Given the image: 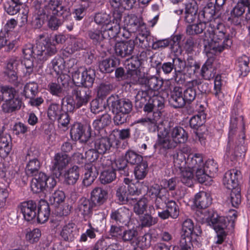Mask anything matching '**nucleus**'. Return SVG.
I'll return each instance as SVG.
<instances>
[{
  "label": "nucleus",
  "instance_id": "obj_1",
  "mask_svg": "<svg viewBox=\"0 0 250 250\" xmlns=\"http://www.w3.org/2000/svg\"><path fill=\"white\" fill-rule=\"evenodd\" d=\"M31 153L32 152H30L27 155L26 159L28 158L29 160L25 169V173L28 177H34L31 181V189L34 193L50 192L56 186V181L54 177L39 172L41 162L37 158L33 157Z\"/></svg>",
  "mask_w": 250,
  "mask_h": 250
},
{
  "label": "nucleus",
  "instance_id": "obj_2",
  "mask_svg": "<svg viewBox=\"0 0 250 250\" xmlns=\"http://www.w3.org/2000/svg\"><path fill=\"white\" fill-rule=\"evenodd\" d=\"M205 34L210 39L207 49L212 54L220 53L232 44L230 36L227 32L224 24L221 22H210Z\"/></svg>",
  "mask_w": 250,
  "mask_h": 250
},
{
  "label": "nucleus",
  "instance_id": "obj_3",
  "mask_svg": "<svg viewBox=\"0 0 250 250\" xmlns=\"http://www.w3.org/2000/svg\"><path fill=\"white\" fill-rule=\"evenodd\" d=\"M57 52L55 45L52 43L47 35L42 34L38 37L36 46L34 48L32 44H26L22 49L24 58L34 54V57L41 63H43Z\"/></svg>",
  "mask_w": 250,
  "mask_h": 250
},
{
  "label": "nucleus",
  "instance_id": "obj_4",
  "mask_svg": "<svg viewBox=\"0 0 250 250\" xmlns=\"http://www.w3.org/2000/svg\"><path fill=\"white\" fill-rule=\"evenodd\" d=\"M237 217V211L235 210H230L226 217L219 216L216 212L209 214L207 220L209 224L213 226L216 232V244H222L226 239L227 233L233 230Z\"/></svg>",
  "mask_w": 250,
  "mask_h": 250
},
{
  "label": "nucleus",
  "instance_id": "obj_5",
  "mask_svg": "<svg viewBox=\"0 0 250 250\" xmlns=\"http://www.w3.org/2000/svg\"><path fill=\"white\" fill-rule=\"evenodd\" d=\"M110 109L115 114L113 121L115 125H121L126 122L128 114L132 111V102L127 99L120 98L118 95H111L106 100Z\"/></svg>",
  "mask_w": 250,
  "mask_h": 250
},
{
  "label": "nucleus",
  "instance_id": "obj_6",
  "mask_svg": "<svg viewBox=\"0 0 250 250\" xmlns=\"http://www.w3.org/2000/svg\"><path fill=\"white\" fill-rule=\"evenodd\" d=\"M62 2V0H49L44 5L35 4L34 11H43L47 14L56 13L57 16L62 17L65 20H68L71 15L70 10L63 6Z\"/></svg>",
  "mask_w": 250,
  "mask_h": 250
},
{
  "label": "nucleus",
  "instance_id": "obj_7",
  "mask_svg": "<svg viewBox=\"0 0 250 250\" xmlns=\"http://www.w3.org/2000/svg\"><path fill=\"white\" fill-rule=\"evenodd\" d=\"M56 13H50L47 14L46 12L34 11V19L33 20L32 24L35 28L39 29L42 27L43 24L47 22L48 27L53 30H57L62 25L61 20L56 17Z\"/></svg>",
  "mask_w": 250,
  "mask_h": 250
},
{
  "label": "nucleus",
  "instance_id": "obj_8",
  "mask_svg": "<svg viewBox=\"0 0 250 250\" xmlns=\"http://www.w3.org/2000/svg\"><path fill=\"white\" fill-rule=\"evenodd\" d=\"M161 208H154V209H151L149 207V212L150 213H153L156 211L158 216L163 220H166L171 217L173 219L177 218L179 215V208L175 201L169 199V196H167V200L164 202V206Z\"/></svg>",
  "mask_w": 250,
  "mask_h": 250
},
{
  "label": "nucleus",
  "instance_id": "obj_9",
  "mask_svg": "<svg viewBox=\"0 0 250 250\" xmlns=\"http://www.w3.org/2000/svg\"><path fill=\"white\" fill-rule=\"evenodd\" d=\"M95 76V70L91 68L85 69L82 72L77 70L72 74V81L75 85L89 89L92 87Z\"/></svg>",
  "mask_w": 250,
  "mask_h": 250
},
{
  "label": "nucleus",
  "instance_id": "obj_10",
  "mask_svg": "<svg viewBox=\"0 0 250 250\" xmlns=\"http://www.w3.org/2000/svg\"><path fill=\"white\" fill-rule=\"evenodd\" d=\"M70 135L73 140H79L81 143H85L92 137L91 126L89 125L76 123L71 128Z\"/></svg>",
  "mask_w": 250,
  "mask_h": 250
},
{
  "label": "nucleus",
  "instance_id": "obj_11",
  "mask_svg": "<svg viewBox=\"0 0 250 250\" xmlns=\"http://www.w3.org/2000/svg\"><path fill=\"white\" fill-rule=\"evenodd\" d=\"M150 196L155 198L153 205L150 207L151 209L154 208H161L164 206V202L167 200V196H169V193L167 189H164L158 184H155L150 187L149 191Z\"/></svg>",
  "mask_w": 250,
  "mask_h": 250
},
{
  "label": "nucleus",
  "instance_id": "obj_12",
  "mask_svg": "<svg viewBox=\"0 0 250 250\" xmlns=\"http://www.w3.org/2000/svg\"><path fill=\"white\" fill-rule=\"evenodd\" d=\"M169 131L164 128V131L159 130L158 139L154 145L155 149H158L162 153H166L167 150L175 148L177 143L172 138H170L167 135Z\"/></svg>",
  "mask_w": 250,
  "mask_h": 250
},
{
  "label": "nucleus",
  "instance_id": "obj_13",
  "mask_svg": "<svg viewBox=\"0 0 250 250\" xmlns=\"http://www.w3.org/2000/svg\"><path fill=\"white\" fill-rule=\"evenodd\" d=\"M109 217L110 222L117 225H127L131 219L130 210L124 207L111 209Z\"/></svg>",
  "mask_w": 250,
  "mask_h": 250
},
{
  "label": "nucleus",
  "instance_id": "obj_14",
  "mask_svg": "<svg viewBox=\"0 0 250 250\" xmlns=\"http://www.w3.org/2000/svg\"><path fill=\"white\" fill-rule=\"evenodd\" d=\"M202 233V231L200 226L194 225L193 222L190 219H187L183 222L181 236L191 237L195 241L199 242L200 241Z\"/></svg>",
  "mask_w": 250,
  "mask_h": 250
},
{
  "label": "nucleus",
  "instance_id": "obj_15",
  "mask_svg": "<svg viewBox=\"0 0 250 250\" xmlns=\"http://www.w3.org/2000/svg\"><path fill=\"white\" fill-rule=\"evenodd\" d=\"M38 203L32 200L21 203L18 206L25 220L30 222L35 219L37 216Z\"/></svg>",
  "mask_w": 250,
  "mask_h": 250
},
{
  "label": "nucleus",
  "instance_id": "obj_16",
  "mask_svg": "<svg viewBox=\"0 0 250 250\" xmlns=\"http://www.w3.org/2000/svg\"><path fill=\"white\" fill-rule=\"evenodd\" d=\"M70 161V158L66 154L56 153L52 161L51 169L57 178H59L62 171L66 167Z\"/></svg>",
  "mask_w": 250,
  "mask_h": 250
},
{
  "label": "nucleus",
  "instance_id": "obj_17",
  "mask_svg": "<svg viewBox=\"0 0 250 250\" xmlns=\"http://www.w3.org/2000/svg\"><path fill=\"white\" fill-rule=\"evenodd\" d=\"M165 100L162 96L155 94V93L152 94L150 99L146 106L144 107V111L146 113L155 114L156 112H159L161 114V110L165 107Z\"/></svg>",
  "mask_w": 250,
  "mask_h": 250
},
{
  "label": "nucleus",
  "instance_id": "obj_18",
  "mask_svg": "<svg viewBox=\"0 0 250 250\" xmlns=\"http://www.w3.org/2000/svg\"><path fill=\"white\" fill-rule=\"evenodd\" d=\"M72 95L75 97L78 106L85 105L91 98V91L83 86H76L72 88Z\"/></svg>",
  "mask_w": 250,
  "mask_h": 250
},
{
  "label": "nucleus",
  "instance_id": "obj_19",
  "mask_svg": "<svg viewBox=\"0 0 250 250\" xmlns=\"http://www.w3.org/2000/svg\"><path fill=\"white\" fill-rule=\"evenodd\" d=\"M137 83L147 87V90L152 94L159 90L164 83L161 79L155 76L138 78Z\"/></svg>",
  "mask_w": 250,
  "mask_h": 250
},
{
  "label": "nucleus",
  "instance_id": "obj_20",
  "mask_svg": "<svg viewBox=\"0 0 250 250\" xmlns=\"http://www.w3.org/2000/svg\"><path fill=\"white\" fill-rule=\"evenodd\" d=\"M95 207L90 199L82 197L77 202L75 212L86 220L92 214L93 208Z\"/></svg>",
  "mask_w": 250,
  "mask_h": 250
},
{
  "label": "nucleus",
  "instance_id": "obj_21",
  "mask_svg": "<svg viewBox=\"0 0 250 250\" xmlns=\"http://www.w3.org/2000/svg\"><path fill=\"white\" fill-rule=\"evenodd\" d=\"M241 178V172L236 169H230L226 172L223 178V183L229 189L240 188L239 180Z\"/></svg>",
  "mask_w": 250,
  "mask_h": 250
},
{
  "label": "nucleus",
  "instance_id": "obj_22",
  "mask_svg": "<svg viewBox=\"0 0 250 250\" xmlns=\"http://www.w3.org/2000/svg\"><path fill=\"white\" fill-rule=\"evenodd\" d=\"M216 8L214 4L208 1L203 9L199 11L198 19L199 21H204L208 25L210 22H215Z\"/></svg>",
  "mask_w": 250,
  "mask_h": 250
},
{
  "label": "nucleus",
  "instance_id": "obj_23",
  "mask_svg": "<svg viewBox=\"0 0 250 250\" xmlns=\"http://www.w3.org/2000/svg\"><path fill=\"white\" fill-rule=\"evenodd\" d=\"M111 136L112 135H110L109 137L98 136H96L92 140V143L93 144L94 147L100 154H104L109 152L113 146Z\"/></svg>",
  "mask_w": 250,
  "mask_h": 250
},
{
  "label": "nucleus",
  "instance_id": "obj_24",
  "mask_svg": "<svg viewBox=\"0 0 250 250\" xmlns=\"http://www.w3.org/2000/svg\"><path fill=\"white\" fill-rule=\"evenodd\" d=\"M135 42L130 40L117 42L114 46V50L117 56L125 58L132 55L135 47Z\"/></svg>",
  "mask_w": 250,
  "mask_h": 250
},
{
  "label": "nucleus",
  "instance_id": "obj_25",
  "mask_svg": "<svg viewBox=\"0 0 250 250\" xmlns=\"http://www.w3.org/2000/svg\"><path fill=\"white\" fill-rule=\"evenodd\" d=\"M169 105L175 109L181 108L186 105L183 96V89L180 86H175L171 90L168 98Z\"/></svg>",
  "mask_w": 250,
  "mask_h": 250
},
{
  "label": "nucleus",
  "instance_id": "obj_26",
  "mask_svg": "<svg viewBox=\"0 0 250 250\" xmlns=\"http://www.w3.org/2000/svg\"><path fill=\"white\" fill-rule=\"evenodd\" d=\"M124 25L128 30L134 33L139 31V28L145 27V23L142 18L135 14L128 15L124 17Z\"/></svg>",
  "mask_w": 250,
  "mask_h": 250
},
{
  "label": "nucleus",
  "instance_id": "obj_27",
  "mask_svg": "<svg viewBox=\"0 0 250 250\" xmlns=\"http://www.w3.org/2000/svg\"><path fill=\"white\" fill-rule=\"evenodd\" d=\"M201 83L199 80H193L188 82L186 84V89L183 91V96L186 103L190 104L195 99L196 92L195 87Z\"/></svg>",
  "mask_w": 250,
  "mask_h": 250
},
{
  "label": "nucleus",
  "instance_id": "obj_28",
  "mask_svg": "<svg viewBox=\"0 0 250 250\" xmlns=\"http://www.w3.org/2000/svg\"><path fill=\"white\" fill-rule=\"evenodd\" d=\"M38 213L37 220L39 223L43 224L46 222L50 216V209L48 203L44 200H41L38 202Z\"/></svg>",
  "mask_w": 250,
  "mask_h": 250
},
{
  "label": "nucleus",
  "instance_id": "obj_29",
  "mask_svg": "<svg viewBox=\"0 0 250 250\" xmlns=\"http://www.w3.org/2000/svg\"><path fill=\"white\" fill-rule=\"evenodd\" d=\"M107 198V191L100 187L94 188L91 192L90 200L95 207L103 205Z\"/></svg>",
  "mask_w": 250,
  "mask_h": 250
},
{
  "label": "nucleus",
  "instance_id": "obj_30",
  "mask_svg": "<svg viewBox=\"0 0 250 250\" xmlns=\"http://www.w3.org/2000/svg\"><path fill=\"white\" fill-rule=\"evenodd\" d=\"M65 83L62 82V77H60L57 81L50 83L47 85V88L52 95L62 98L65 95Z\"/></svg>",
  "mask_w": 250,
  "mask_h": 250
},
{
  "label": "nucleus",
  "instance_id": "obj_31",
  "mask_svg": "<svg viewBox=\"0 0 250 250\" xmlns=\"http://www.w3.org/2000/svg\"><path fill=\"white\" fill-rule=\"evenodd\" d=\"M161 113L156 112L155 114H153L152 117H146L141 118L137 121V123H140L146 126L149 131L151 132H155L158 129L157 121L160 119Z\"/></svg>",
  "mask_w": 250,
  "mask_h": 250
},
{
  "label": "nucleus",
  "instance_id": "obj_32",
  "mask_svg": "<svg viewBox=\"0 0 250 250\" xmlns=\"http://www.w3.org/2000/svg\"><path fill=\"white\" fill-rule=\"evenodd\" d=\"M120 63L119 60L116 58H109L100 61L99 67L103 73H111L113 71Z\"/></svg>",
  "mask_w": 250,
  "mask_h": 250
},
{
  "label": "nucleus",
  "instance_id": "obj_33",
  "mask_svg": "<svg viewBox=\"0 0 250 250\" xmlns=\"http://www.w3.org/2000/svg\"><path fill=\"white\" fill-rule=\"evenodd\" d=\"M12 144L10 135L0 134V156L4 158L12 150Z\"/></svg>",
  "mask_w": 250,
  "mask_h": 250
},
{
  "label": "nucleus",
  "instance_id": "obj_34",
  "mask_svg": "<svg viewBox=\"0 0 250 250\" xmlns=\"http://www.w3.org/2000/svg\"><path fill=\"white\" fill-rule=\"evenodd\" d=\"M77 228L74 223H68L64 225L61 232V236L64 240L72 241L77 234Z\"/></svg>",
  "mask_w": 250,
  "mask_h": 250
},
{
  "label": "nucleus",
  "instance_id": "obj_35",
  "mask_svg": "<svg viewBox=\"0 0 250 250\" xmlns=\"http://www.w3.org/2000/svg\"><path fill=\"white\" fill-rule=\"evenodd\" d=\"M245 126L243 125V129L238 134L237 132V128H231L229 127V144L230 142H233L235 141L236 145L238 147L240 146V147L244 146L243 144L244 143V140L245 138V133L244 131Z\"/></svg>",
  "mask_w": 250,
  "mask_h": 250
},
{
  "label": "nucleus",
  "instance_id": "obj_36",
  "mask_svg": "<svg viewBox=\"0 0 250 250\" xmlns=\"http://www.w3.org/2000/svg\"><path fill=\"white\" fill-rule=\"evenodd\" d=\"M169 133L170 134L172 139L177 143H184L188 138V133L182 127L176 126L171 128Z\"/></svg>",
  "mask_w": 250,
  "mask_h": 250
},
{
  "label": "nucleus",
  "instance_id": "obj_37",
  "mask_svg": "<svg viewBox=\"0 0 250 250\" xmlns=\"http://www.w3.org/2000/svg\"><path fill=\"white\" fill-rule=\"evenodd\" d=\"M152 95V93L150 92V90L147 89L138 91L135 96L136 106L141 108L146 106Z\"/></svg>",
  "mask_w": 250,
  "mask_h": 250
},
{
  "label": "nucleus",
  "instance_id": "obj_38",
  "mask_svg": "<svg viewBox=\"0 0 250 250\" xmlns=\"http://www.w3.org/2000/svg\"><path fill=\"white\" fill-rule=\"evenodd\" d=\"M87 36L95 46L101 45L102 46L101 43L106 38L104 31L98 28H93L88 30Z\"/></svg>",
  "mask_w": 250,
  "mask_h": 250
},
{
  "label": "nucleus",
  "instance_id": "obj_39",
  "mask_svg": "<svg viewBox=\"0 0 250 250\" xmlns=\"http://www.w3.org/2000/svg\"><path fill=\"white\" fill-rule=\"evenodd\" d=\"M194 203L198 208H206L210 205L211 199L206 192L200 191L195 195Z\"/></svg>",
  "mask_w": 250,
  "mask_h": 250
},
{
  "label": "nucleus",
  "instance_id": "obj_40",
  "mask_svg": "<svg viewBox=\"0 0 250 250\" xmlns=\"http://www.w3.org/2000/svg\"><path fill=\"white\" fill-rule=\"evenodd\" d=\"M188 168L194 170L203 167L204 162L202 156L199 154H189L187 159Z\"/></svg>",
  "mask_w": 250,
  "mask_h": 250
},
{
  "label": "nucleus",
  "instance_id": "obj_41",
  "mask_svg": "<svg viewBox=\"0 0 250 250\" xmlns=\"http://www.w3.org/2000/svg\"><path fill=\"white\" fill-rule=\"evenodd\" d=\"M79 177V168L76 166L69 168L64 174L65 181L68 185L75 184Z\"/></svg>",
  "mask_w": 250,
  "mask_h": 250
},
{
  "label": "nucleus",
  "instance_id": "obj_42",
  "mask_svg": "<svg viewBox=\"0 0 250 250\" xmlns=\"http://www.w3.org/2000/svg\"><path fill=\"white\" fill-rule=\"evenodd\" d=\"M114 90L113 85L108 82H101L96 88L97 96L103 99Z\"/></svg>",
  "mask_w": 250,
  "mask_h": 250
},
{
  "label": "nucleus",
  "instance_id": "obj_43",
  "mask_svg": "<svg viewBox=\"0 0 250 250\" xmlns=\"http://www.w3.org/2000/svg\"><path fill=\"white\" fill-rule=\"evenodd\" d=\"M63 110V107L57 103H51L47 109V115L48 119L53 121H56L59 116Z\"/></svg>",
  "mask_w": 250,
  "mask_h": 250
},
{
  "label": "nucleus",
  "instance_id": "obj_44",
  "mask_svg": "<svg viewBox=\"0 0 250 250\" xmlns=\"http://www.w3.org/2000/svg\"><path fill=\"white\" fill-rule=\"evenodd\" d=\"M240 112L241 104L239 101L236 99L233 106L232 115L230 118L229 127L237 128L238 119L242 118V120H243V117L240 115Z\"/></svg>",
  "mask_w": 250,
  "mask_h": 250
},
{
  "label": "nucleus",
  "instance_id": "obj_45",
  "mask_svg": "<svg viewBox=\"0 0 250 250\" xmlns=\"http://www.w3.org/2000/svg\"><path fill=\"white\" fill-rule=\"evenodd\" d=\"M129 196L125 185L120 186L116 191V197L118 202L120 204H126L130 199H133L131 198Z\"/></svg>",
  "mask_w": 250,
  "mask_h": 250
},
{
  "label": "nucleus",
  "instance_id": "obj_46",
  "mask_svg": "<svg viewBox=\"0 0 250 250\" xmlns=\"http://www.w3.org/2000/svg\"><path fill=\"white\" fill-rule=\"evenodd\" d=\"M214 62V58L210 57L208 59L203 65L201 70V75L205 79L208 80L213 76L212 75V72L213 70L212 65Z\"/></svg>",
  "mask_w": 250,
  "mask_h": 250
},
{
  "label": "nucleus",
  "instance_id": "obj_47",
  "mask_svg": "<svg viewBox=\"0 0 250 250\" xmlns=\"http://www.w3.org/2000/svg\"><path fill=\"white\" fill-rule=\"evenodd\" d=\"M124 157L128 164L131 165H136L144 161L142 155L130 149L125 152Z\"/></svg>",
  "mask_w": 250,
  "mask_h": 250
},
{
  "label": "nucleus",
  "instance_id": "obj_48",
  "mask_svg": "<svg viewBox=\"0 0 250 250\" xmlns=\"http://www.w3.org/2000/svg\"><path fill=\"white\" fill-rule=\"evenodd\" d=\"M38 93V85L35 82L27 83L24 86L22 94L26 98H34Z\"/></svg>",
  "mask_w": 250,
  "mask_h": 250
},
{
  "label": "nucleus",
  "instance_id": "obj_49",
  "mask_svg": "<svg viewBox=\"0 0 250 250\" xmlns=\"http://www.w3.org/2000/svg\"><path fill=\"white\" fill-rule=\"evenodd\" d=\"M61 105L62 107L64 105L66 111L70 113H73L76 109L81 107L77 106L76 101L71 96L63 97L61 101Z\"/></svg>",
  "mask_w": 250,
  "mask_h": 250
},
{
  "label": "nucleus",
  "instance_id": "obj_50",
  "mask_svg": "<svg viewBox=\"0 0 250 250\" xmlns=\"http://www.w3.org/2000/svg\"><path fill=\"white\" fill-rule=\"evenodd\" d=\"M148 172V164L146 161H143L136 165L134 169V175L137 179H143Z\"/></svg>",
  "mask_w": 250,
  "mask_h": 250
},
{
  "label": "nucleus",
  "instance_id": "obj_51",
  "mask_svg": "<svg viewBox=\"0 0 250 250\" xmlns=\"http://www.w3.org/2000/svg\"><path fill=\"white\" fill-rule=\"evenodd\" d=\"M181 172V181L186 186L191 187L193 185V171L187 168Z\"/></svg>",
  "mask_w": 250,
  "mask_h": 250
},
{
  "label": "nucleus",
  "instance_id": "obj_52",
  "mask_svg": "<svg viewBox=\"0 0 250 250\" xmlns=\"http://www.w3.org/2000/svg\"><path fill=\"white\" fill-rule=\"evenodd\" d=\"M85 172L83 183L84 186L87 187L93 182L96 177V175L93 171V167L91 164L85 165Z\"/></svg>",
  "mask_w": 250,
  "mask_h": 250
},
{
  "label": "nucleus",
  "instance_id": "obj_53",
  "mask_svg": "<svg viewBox=\"0 0 250 250\" xmlns=\"http://www.w3.org/2000/svg\"><path fill=\"white\" fill-rule=\"evenodd\" d=\"M172 156L174 165L176 168H179L180 170L187 168V160L183 153L175 152Z\"/></svg>",
  "mask_w": 250,
  "mask_h": 250
},
{
  "label": "nucleus",
  "instance_id": "obj_54",
  "mask_svg": "<svg viewBox=\"0 0 250 250\" xmlns=\"http://www.w3.org/2000/svg\"><path fill=\"white\" fill-rule=\"evenodd\" d=\"M116 177L115 170L113 168H108L102 172L100 179L102 184H106L113 181Z\"/></svg>",
  "mask_w": 250,
  "mask_h": 250
},
{
  "label": "nucleus",
  "instance_id": "obj_55",
  "mask_svg": "<svg viewBox=\"0 0 250 250\" xmlns=\"http://www.w3.org/2000/svg\"><path fill=\"white\" fill-rule=\"evenodd\" d=\"M110 123L111 116L108 114H104L99 119L95 120L93 125L97 130H99L109 125Z\"/></svg>",
  "mask_w": 250,
  "mask_h": 250
},
{
  "label": "nucleus",
  "instance_id": "obj_56",
  "mask_svg": "<svg viewBox=\"0 0 250 250\" xmlns=\"http://www.w3.org/2000/svg\"><path fill=\"white\" fill-rule=\"evenodd\" d=\"M136 2V0H110L113 7L119 8L121 6L127 10L132 8Z\"/></svg>",
  "mask_w": 250,
  "mask_h": 250
},
{
  "label": "nucleus",
  "instance_id": "obj_57",
  "mask_svg": "<svg viewBox=\"0 0 250 250\" xmlns=\"http://www.w3.org/2000/svg\"><path fill=\"white\" fill-rule=\"evenodd\" d=\"M50 67L54 71L59 74L62 73L65 68V62L64 59L60 56L55 57L50 63Z\"/></svg>",
  "mask_w": 250,
  "mask_h": 250
},
{
  "label": "nucleus",
  "instance_id": "obj_58",
  "mask_svg": "<svg viewBox=\"0 0 250 250\" xmlns=\"http://www.w3.org/2000/svg\"><path fill=\"white\" fill-rule=\"evenodd\" d=\"M206 116L203 113H200L192 116L189 121L190 126L193 129H197L205 122Z\"/></svg>",
  "mask_w": 250,
  "mask_h": 250
},
{
  "label": "nucleus",
  "instance_id": "obj_59",
  "mask_svg": "<svg viewBox=\"0 0 250 250\" xmlns=\"http://www.w3.org/2000/svg\"><path fill=\"white\" fill-rule=\"evenodd\" d=\"M95 22L99 25L108 27L111 23V17L105 13H98L94 17Z\"/></svg>",
  "mask_w": 250,
  "mask_h": 250
},
{
  "label": "nucleus",
  "instance_id": "obj_60",
  "mask_svg": "<svg viewBox=\"0 0 250 250\" xmlns=\"http://www.w3.org/2000/svg\"><path fill=\"white\" fill-rule=\"evenodd\" d=\"M116 167L117 170L121 174H122L124 176H127L128 175V163L125 159V157L124 158H120L115 160V161Z\"/></svg>",
  "mask_w": 250,
  "mask_h": 250
},
{
  "label": "nucleus",
  "instance_id": "obj_61",
  "mask_svg": "<svg viewBox=\"0 0 250 250\" xmlns=\"http://www.w3.org/2000/svg\"><path fill=\"white\" fill-rule=\"evenodd\" d=\"M229 201L232 206L237 208L241 202V195L240 188H234L231 190Z\"/></svg>",
  "mask_w": 250,
  "mask_h": 250
},
{
  "label": "nucleus",
  "instance_id": "obj_62",
  "mask_svg": "<svg viewBox=\"0 0 250 250\" xmlns=\"http://www.w3.org/2000/svg\"><path fill=\"white\" fill-rule=\"evenodd\" d=\"M138 235V231L135 229L123 230L120 240L124 242H131Z\"/></svg>",
  "mask_w": 250,
  "mask_h": 250
},
{
  "label": "nucleus",
  "instance_id": "obj_63",
  "mask_svg": "<svg viewBox=\"0 0 250 250\" xmlns=\"http://www.w3.org/2000/svg\"><path fill=\"white\" fill-rule=\"evenodd\" d=\"M152 236L150 233H146L137 238L136 244L138 247L143 249L148 248L151 245Z\"/></svg>",
  "mask_w": 250,
  "mask_h": 250
},
{
  "label": "nucleus",
  "instance_id": "obj_64",
  "mask_svg": "<svg viewBox=\"0 0 250 250\" xmlns=\"http://www.w3.org/2000/svg\"><path fill=\"white\" fill-rule=\"evenodd\" d=\"M118 246L119 244L117 243L113 244L106 248V243L105 240L102 238L96 242L91 250H115V249L118 248Z\"/></svg>",
  "mask_w": 250,
  "mask_h": 250
}]
</instances>
